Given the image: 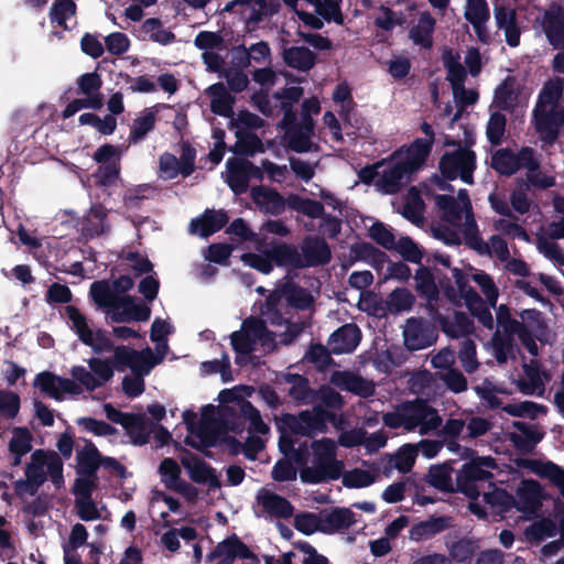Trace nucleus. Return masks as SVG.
<instances>
[{
	"label": "nucleus",
	"mask_w": 564,
	"mask_h": 564,
	"mask_svg": "<svg viewBox=\"0 0 564 564\" xmlns=\"http://www.w3.org/2000/svg\"><path fill=\"white\" fill-rule=\"evenodd\" d=\"M311 449L312 465L300 469V479L303 484H325L341 477L345 464L337 458L336 444L332 438L313 441Z\"/></svg>",
	"instance_id": "obj_1"
},
{
	"label": "nucleus",
	"mask_w": 564,
	"mask_h": 564,
	"mask_svg": "<svg viewBox=\"0 0 564 564\" xmlns=\"http://www.w3.org/2000/svg\"><path fill=\"white\" fill-rule=\"evenodd\" d=\"M281 9L280 0H231L226 3L220 14L243 24V30L252 33L269 24L272 17Z\"/></svg>",
	"instance_id": "obj_2"
},
{
	"label": "nucleus",
	"mask_w": 564,
	"mask_h": 564,
	"mask_svg": "<svg viewBox=\"0 0 564 564\" xmlns=\"http://www.w3.org/2000/svg\"><path fill=\"white\" fill-rule=\"evenodd\" d=\"M293 10L305 26L321 30L324 21L343 25L341 0H282Z\"/></svg>",
	"instance_id": "obj_3"
},
{
	"label": "nucleus",
	"mask_w": 564,
	"mask_h": 564,
	"mask_svg": "<svg viewBox=\"0 0 564 564\" xmlns=\"http://www.w3.org/2000/svg\"><path fill=\"white\" fill-rule=\"evenodd\" d=\"M336 415L322 405H314L312 410H303L299 414L283 413L278 421L279 430H288L291 434L314 437L327 432V423L333 422Z\"/></svg>",
	"instance_id": "obj_4"
},
{
	"label": "nucleus",
	"mask_w": 564,
	"mask_h": 564,
	"mask_svg": "<svg viewBox=\"0 0 564 564\" xmlns=\"http://www.w3.org/2000/svg\"><path fill=\"white\" fill-rule=\"evenodd\" d=\"M495 468L497 463L491 456L476 457L465 463L456 475V491L470 499H477L480 492L476 482L494 478L488 469Z\"/></svg>",
	"instance_id": "obj_5"
},
{
	"label": "nucleus",
	"mask_w": 564,
	"mask_h": 564,
	"mask_svg": "<svg viewBox=\"0 0 564 564\" xmlns=\"http://www.w3.org/2000/svg\"><path fill=\"white\" fill-rule=\"evenodd\" d=\"M102 408L106 417L110 422L119 424L124 429L131 444L143 446L149 443L153 432V423L144 414L122 412L111 403H105Z\"/></svg>",
	"instance_id": "obj_6"
},
{
	"label": "nucleus",
	"mask_w": 564,
	"mask_h": 564,
	"mask_svg": "<svg viewBox=\"0 0 564 564\" xmlns=\"http://www.w3.org/2000/svg\"><path fill=\"white\" fill-rule=\"evenodd\" d=\"M438 170L443 178L447 181L460 177L464 183L473 184L476 153L468 148H458L455 151L445 152L440 159Z\"/></svg>",
	"instance_id": "obj_7"
},
{
	"label": "nucleus",
	"mask_w": 564,
	"mask_h": 564,
	"mask_svg": "<svg viewBox=\"0 0 564 564\" xmlns=\"http://www.w3.org/2000/svg\"><path fill=\"white\" fill-rule=\"evenodd\" d=\"M532 124L540 140L552 145L564 133V107H544L535 104L532 110Z\"/></svg>",
	"instance_id": "obj_8"
},
{
	"label": "nucleus",
	"mask_w": 564,
	"mask_h": 564,
	"mask_svg": "<svg viewBox=\"0 0 564 564\" xmlns=\"http://www.w3.org/2000/svg\"><path fill=\"white\" fill-rule=\"evenodd\" d=\"M437 329L422 317L406 319L403 328L404 346L411 350H421L432 346L437 340Z\"/></svg>",
	"instance_id": "obj_9"
},
{
	"label": "nucleus",
	"mask_w": 564,
	"mask_h": 564,
	"mask_svg": "<svg viewBox=\"0 0 564 564\" xmlns=\"http://www.w3.org/2000/svg\"><path fill=\"white\" fill-rule=\"evenodd\" d=\"M217 558L227 564H234L237 558L250 560L252 564H260L258 555L236 534L220 541L206 556L207 562H214Z\"/></svg>",
	"instance_id": "obj_10"
},
{
	"label": "nucleus",
	"mask_w": 564,
	"mask_h": 564,
	"mask_svg": "<svg viewBox=\"0 0 564 564\" xmlns=\"http://www.w3.org/2000/svg\"><path fill=\"white\" fill-rule=\"evenodd\" d=\"M180 460L195 484L207 485L210 490L221 487L216 469L187 448H182Z\"/></svg>",
	"instance_id": "obj_11"
},
{
	"label": "nucleus",
	"mask_w": 564,
	"mask_h": 564,
	"mask_svg": "<svg viewBox=\"0 0 564 564\" xmlns=\"http://www.w3.org/2000/svg\"><path fill=\"white\" fill-rule=\"evenodd\" d=\"M194 44L203 50L202 58L207 69L224 73L225 61L229 57L230 41L226 37H195Z\"/></svg>",
	"instance_id": "obj_12"
},
{
	"label": "nucleus",
	"mask_w": 564,
	"mask_h": 564,
	"mask_svg": "<svg viewBox=\"0 0 564 564\" xmlns=\"http://www.w3.org/2000/svg\"><path fill=\"white\" fill-rule=\"evenodd\" d=\"M390 165L384 169L377 181V187L388 195L399 193L412 181L415 174L401 159L390 156Z\"/></svg>",
	"instance_id": "obj_13"
},
{
	"label": "nucleus",
	"mask_w": 564,
	"mask_h": 564,
	"mask_svg": "<svg viewBox=\"0 0 564 564\" xmlns=\"http://www.w3.org/2000/svg\"><path fill=\"white\" fill-rule=\"evenodd\" d=\"M518 511L522 513H535L542 507L543 500H550L552 496L544 491L542 485L534 479H523L516 490Z\"/></svg>",
	"instance_id": "obj_14"
},
{
	"label": "nucleus",
	"mask_w": 564,
	"mask_h": 564,
	"mask_svg": "<svg viewBox=\"0 0 564 564\" xmlns=\"http://www.w3.org/2000/svg\"><path fill=\"white\" fill-rule=\"evenodd\" d=\"M250 196L262 213L271 216H280L289 208L290 194L284 197L273 187L253 186L250 191Z\"/></svg>",
	"instance_id": "obj_15"
},
{
	"label": "nucleus",
	"mask_w": 564,
	"mask_h": 564,
	"mask_svg": "<svg viewBox=\"0 0 564 564\" xmlns=\"http://www.w3.org/2000/svg\"><path fill=\"white\" fill-rule=\"evenodd\" d=\"M34 386L57 401L63 400V393L79 394L82 392V388L72 379L56 376L50 371L37 373Z\"/></svg>",
	"instance_id": "obj_16"
},
{
	"label": "nucleus",
	"mask_w": 564,
	"mask_h": 564,
	"mask_svg": "<svg viewBox=\"0 0 564 564\" xmlns=\"http://www.w3.org/2000/svg\"><path fill=\"white\" fill-rule=\"evenodd\" d=\"M301 269L323 267L330 262L332 250L322 237H306L301 245Z\"/></svg>",
	"instance_id": "obj_17"
},
{
	"label": "nucleus",
	"mask_w": 564,
	"mask_h": 564,
	"mask_svg": "<svg viewBox=\"0 0 564 564\" xmlns=\"http://www.w3.org/2000/svg\"><path fill=\"white\" fill-rule=\"evenodd\" d=\"M278 295L285 301L288 308H294L297 311L311 310L314 305V296L311 292L294 282L292 279H288L284 283L280 284L275 290Z\"/></svg>",
	"instance_id": "obj_18"
},
{
	"label": "nucleus",
	"mask_w": 564,
	"mask_h": 564,
	"mask_svg": "<svg viewBox=\"0 0 564 564\" xmlns=\"http://www.w3.org/2000/svg\"><path fill=\"white\" fill-rule=\"evenodd\" d=\"M361 340V332L354 324H345L332 333L327 345L334 355L352 352Z\"/></svg>",
	"instance_id": "obj_19"
},
{
	"label": "nucleus",
	"mask_w": 564,
	"mask_h": 564,
	"mask_svg": "<svg viewBox=\"0 0 564 564\" xmlns=\"http://www.w3.org/2000/svg\"><path fill=\"white\" fill-rule=\"evenodd\" d=\"M449 516H431L426 520L413 524L409 531V539L414 542L431 540L437 534L453 527Z\"/></svg>",
	"instance_id": "obj_20"
},
{
	"label": "nucleus",
	"mask_w": 564,
	"mask_h": 564,
	"mask_svg": "<svg viewBox=\"0 0 564 564\" xmlns=\"http://www.w3.org/2000/svg\"><path fill=\"white\" fill-rule=\"evenodd\" d=\"M356 514L345 507H333L322 511V529L324 534H335L351 528L355 523Z\"/></svg>",
	"instance_id": "obj_21"
},
{
	"label": "nucleus",
	"mask_w": 564,
	"mask_h": 564,
	"mask_svg": "<svg viewBox=\"0 0 564 564\" xmlns=\"http://www.w3.org/2000/svg\"><path fill=\"white\" fill-rule=\"evenodd\" d=\"M432 150V141L415 139L405 150L399 149L392 153V159H401L414 173L425 163Z\"/></svg>",
	"instance_id": "obj_22"
},
{
	"label": "nucleus",
	"mask_w": 564,
	"mask_h": 564,
	"mask_svg": "<svg viewBox=\"0 0 564 564\" xmlns=\"http://www.w3.org/2000/svg\"><path fill=\"white\" fill-rule=\"evenodd\" d=\"M522 86L514 76H507L495 89L494 102L500 110L512 112L518 107Z\"/></svg>",
	"instance_id": "obj_23"
},
{
	"label": "nucleus",
	"mask_w": 564,
	"mask_h": 564,
	"mask_svg": "<svg viewBox=\"0 0 564 564\" xmlns=\"http://www.w3.org/2000/svg\"><path fill=\"white\" fill-rule=\"evenodd\" d=\"M120 308L110 314L112 323L147 322L151 316V308L147 304H135L130 295H123Z\"/></svg>",
	"instance_id": "obj_24"
},
{
	"label": "nucleus",
	"mask_w": 564,
	"mask_h": 564,
	"mask_svg": "<svg viewBox=\"0 0 564 564\" xmlns=\"http://www.w3.org/2000/svg\"><path fill=\"white\" fill-rule=\"evenodd\" d=\"M257 500L271 517L289 519L293 516L294 507L292 503L286 498L275 492L262 489L258 494Z\"/></svg>",
	"instance_id": "obj_25"
},
{
	"label": "nucleus",
	"mask_w": 564,
	"mask_h": 564,
	"mask_svg": "<svg viewBox=\"0 0 564 564\" xmlns=\"http://www.w3.org/2000/svg\"><path fill=\"white\" fill-rule=\"evenodd\" d=\"M228 220L229 217L224 209H207L199 218L191 221V227L193 231H198L200 237L207 238L223 229L227 225Z\"/></svg>",
	"instance_id": "obj_26"
},
{
	"label": "nucleus",
	"mask_w": 564,
	"mask_h": 564,
	"mask_svg": "<svg viewBox=\"0 0 564 564\" xmlns=\"http://www.w3.org/2000/svg\"><path fill=\"white\" fill-rule=\"evenodd\" d=\"M226 183L235 195L248 192L250 183L245 159L230 158L226 162Z\"/></svg>",
	"instance_id": "obj_27"
},
{
	"label": "nucleus",
	"mask_w": 564,
	"mask_h": 564,
	"mask_svg": "<svg viewBox=\"0 0 564 564\" xmlns=\"http://www.w3.org/2000/svg\"><path fill=\"white\" fill-rule=\"evenodd\" d=\"M434 318L440 323L442 330L452 338L470 335L475 329L474 321L468 316V314L462 311H456L454 313L453 322L440 314L437 311Z\"/></svg>",
	"instance_id": "obj_28"
},
{
	"label": "nucleus",
	"mask_w": 564,
	"mask_h": 564,
	"mask_svg": "<svg viewBox=\"0 0 564 564\" xmlns=\"http://www.w3.org/2000/svg\"><path fill=\"white\" fill-rule=\"evenodd\" d=\"M282 58L289 67L306 73L315 66L317 55L305 46H284Z\"/></svg>",
	"instance_id": "obj_29"
},
{
	"label": "nucleus",
	"mask_w": 564,
	"mask_h": 564,
	"mask_svg": "<svg viewBox=\"0 0 564 564\" xmlns=\"http://www.w3.org/2000/svg\"><path fill=\"white\" fill-rule=\"evenodd\" d=\"M107 215L108 212L101 204L93 205L82 223L85 236L95 238L108 234L110 226L107 223Z\"/></svg>",
	"instance_id": "obj_30"
},
{
	"label": "nucleus",
	"mask_w": 564,
	"mask_h": 564,
	"mask_svg": "<svg viewBox=\"0 0 564 564\" xmlns=\"http://www.w3.org/2000/svg\"><path fill=\"white\" fill-rule=\"evenodd\" d=\"M512 426L521 434L510 433L509 441L521 453H530L544 436L543 433L521 421H514Z\"/></svg>",
	"instance_id": "obj_31"
},
{
	"label": "nucleus",
	"mask_w": 564,
	"mask_h": 564,
	"mask_svg": "<svg viewBox=\"0 0 564 564\" xmlns=\"http://www.w3.org/2000/svg\"><path fill=\"white\" fill-rule=\"evenodd\" d=\"M269 254L278 268L301 269V253L294 245L278 242L269 248Z\"/></svg>",
	"instance_id": "obj_32"
},
{
	"label": "nucleus",
	"mask_w": 564,
	"mask_h": 564,
	"mask_svg": "<svg viewBox=\"0 0 564 564\" xmlns=\"http://www.w3.org/2000/svg\"><path fill=\"white\" fill-rule=\"evenodd\" d=\"M416 416H414V400L405 401L397 412H387L382 416L383 424L389 429L398 430L403 427L412 432L417 427Z\"/></svg>",
	"instance_id": "obj_33"
},
{
	"label": "nucleus",
	"mask_w": 564,
	"mask_h": 564,
	"mask_svg": "<svg viewBox=\"0 0 564 564\" xmlns=\"http://www.w3.org/2000/svg\"><path fill=\"white\" fill-rule=\"evenodd\" d=\"M101 454L91 441H87L84 448L76 454L77 474L93 478L101 465Z\"/></svg>",
	"instance_id": "obj_34"
},
{
	"label": "nucleus",
	"mask_w": 564,
	"mask_h": 564,
	"mask_svg": "<svg viewBox=\"0 0 564 564\" xmlns=\"http://www.w3.org/2000/svg\"><path fill=\"white\" fill-rule=\"evenodd\" d=\"M448 550V558L459 564H471L474 556L478 552L480 545L475 538L463 536L452 543L446 542Z\"/></svg>",
	"instance_id": "obj_35"
},
{
	"label": "nucleus",
	"mask_w": 564,
	"mask_h": 564,
	"mask_svg": "<svg viewBox=\"0 0 564 564\" xmlns=\"http://www.w3.org/2000/svg\"><path fill=\"white\" fill-rule=\"evenodd\" d=\"M90 296L94 302L99 306L107 308V313L110 314L113 311L120 308L123 295L115 294V291L106 281H96L90 285Z\"/></svg>",
	"instance_id": "obj_36"
},
{
	"label": "nucleus",
	"mask_w": 564,
	"mask_h": 564,
	"mask_svg": "<svg viewBox=\"0 0 564 564\" xmlns=\"http://www.w3.org/2000/svg\"><path fill=\"white\" fill-rule=\"evenodd\" d=\"M235 135L236 143L230 151L236 155L248 158L265 151L262 140L254 132L238 128Z\"/></svg>",
	"instance_id": "obj_37"
},
{
	"label": "nucleus",
	"mask_w": 564,
	"mask_h": 564,
	"mask_svg": "<svg viewBox=\"0 0 564 564\" xmlns=\"http://www.w3.org/2000/svg\"><path fill=\"white\" fill-rule=\"evenodd\" d=\"M521 323L527 325L530 334L536 335L542 344L549 343L550 327L543 313L536 308H527L519 313Z\"/></svg>",
	"instance_id": "obj_38"
},
{
	"label": "nucleus",
	"mask_w": 564,
	"mask_h": 564,
	"mask_svg": "<svg viewBox=\"0 0 564 564\" xmlns=\"http://www.w3.org/2000/svg\"><path fill=\"white\" fill-rule=\"evenodd\" d=\"M414 416H416L417 427H421V434L435 431L442 425V417L436 409L422 399L414 400Z\"/></svg>",
	"instance_id": "obj_39"
},
{
	"label": "nucleus",
	"mask_w": 564,
	"mask_h": 564,
	"mask_svg": "<svg viewBox=\"0 0 564 564\" xmlns=\"http://www.w3.org/2000/svg\"><path fill=\"white\" fill-rule=\"evenodd\" d=\"M288 314L289 308L284 307L282 299L273 290L261 306V315L265 318L263 321L272 326H282L286 322Z\"/></svg>",
	"instance_id": "obj_40"
},
{
	"label": "nucleus",
	"mask_w": 564,
	"mask_h": 564,
	"mask_svg": "<svg viewBox=\"0 0 564 564\" xmlns=\"http://www.w3.org/2000/svg\"><path fill=\"white\" fill-rule=\"evenodd\" d=\"M452 473L453 467L451 463L432 465L424 480L437 490L454 492L456 488L453 487Z\"/></svg>",
	"instance_id": "obj_41"
},
{
	"label": "nucleus",
	"mask_w": 564,
	"mask_h": 564,
	"mask_svg": "<svg viewBox=\"0 0 564 564\" xmlns=\"http://www.w3.org/2000/svg\"><path fill=\"white\" fill-rule=\"evenodd\" d=\"M285 380L291 384L289 395L297 404H310L315 400L316 392L311 388L306 377L299 373H289Z\"/></svg>",
	"instance_id": "obj_42"
},
{
	"label": "nucleus",
	"mask_w": 564,
	"mask_h": 564,
	"mask_svg": "<svg viewBox=\"0 0 564 564\" xmlns=\"http://www.w3.org/2000/svg\"><path fill=\"white\" fill-rule=\"evenodd\" d=\"M465 300L470 314L476 317L485 328L491 330L494 328V317L479 294L473 288H469Z\"/></svg>",
	"instance_id": "obj_43"
},
{
	"label": "nucleus",
	"mask_w": 564,
	"mask_h": 564,
	"mask_svg": "<svg viewBox=\"0 0 564 564\" xmlns=\"http://www.w3.org/2000/svg\"><path fill=\"white\" fill-rule=\"evenodd\" d=\"M544 35H564V7L552 2L542 17Z\"/></svg>",
	"instance_id": "obj_44"
},
{
	"label": "nucleus",
	"mask_w": 564,
	"mask_h": 564,
	"mask_svg": "<svg viewBox=\"0 0 564 564\" xmlns=\"http://www.w3.org/2000/svg\"><path fill=\"white\" fill-rule=\"evenodd\" d=\"M65 313L70 322V329L77 335L84 345H91L94 330L89 326V321L76 306L68 305Z\"/></svg>",
	"instance_id": "obj_45"
},
{
	"label": "nucleus",
	"mask_w": 564,
	"mask_h": 564,
	"mask_svg": "<svg viewBox=\"0 0 564 564\" xmlns=\"http://www.w3.org/2000/svg\"><path fill=\"white\" fill-rule=\"evenodd\" d=\"M289 209L308 218L317 219L324 216V205L315 199L290 193Z\"/></svg>",
	"instance_id": "obj_46"
},
{
	"label": "nucleus",
	"mask_w": 564,
	"mask_h": 564,
	"mask_svg": "<svg viewBox=\"0 0 564 564\" xmlns=\"http://www.w3.org/2000/svg\"><path fill=\"white\" fill-rule=\"evenodd\" d=\"M32 434L26 427H15L9 442V451L14 455L13 465L21 463V457L32 449Z\"/></svg>",
	"instance_id": "obj_47"
},
{
	"label": "nucleus",
	"mask_w": 564,
	"mask_h": 564,
	"mask_svg": "<svg viewBox=\"0 0 564 564\" xmlns=\"http://www.w3.org/2000/svg\"><path fill=\"white\" fill-rule=\"evenodd\" d=\"M563 89L564 82L562 78L547 80L541 89L535 104H542L544 107H563L561 105Z\"/></svg>",
	"instance_id": "obj_48"
},
{
	"label": "nucleus",
	"mask_w": 564,
	"mask_h": 564,
	"mask_svg": "<svg viewBox=\"0 0 564 564\" xmlns=\"http://www.w3.org/2000/svg\"><path fill=\"white\" fill-rule=\"evenodd\" d=\"M466 19L476 31V35H484L482 29L489 20V8L485 0H469L466 9Z\"/></svg>",
	"instance_id": "obj_49"
},
{
	"label": "nucleus",
	"mask_w": 564,
	"mask_h": 564,
	"mask_svg": "<svg viewBox=\"0 0 564 564\" xmlns=\"http://www.w3.org/2000/svg\"><path fill=\"white\" fill-rule=\"evenodd\" d=\"M415 289L420 296H424L429 301H434L438 296V290L435 279L431 270L426 267H420L414 275Z\"/></svg>",
	"instance_id": "obj_50"
},
{
	"label": "nucleus",
	"mask_w": 564,
	"mask_h": 564,
	"mask_svg": "<svg viewBox=\"0 0 564 564\" xmlns=\"http://www.w3.org/2000/svg\"><path fill=\"white\" fill-rule=\"evenodd\" d=\"M502 411L516 417L536 419L540 414H545L547 408L533 401H522L518 403H509L502 406Z\"/></svg>",
	"instance_id": "obj_51"
},
{
	"label": "nucleus",
	"mask_w": 564,
	"mask_h": 564,
	"mask_svg": "<svg viewBox=\"0 0 564 564\" xmlns=\"http://www.w3.org/2000/svg\"><path fill=\"white\" fill-rule=\"evenodd\" d=\"M155 115L150 110H144L141 116L137 117L133 120L129 141L130 143H138L142 141L149 132H151L155 127Z\"/></svg>",
	"instance_id": "obj_52"
},
{
	"label": "nucleus",
	"mask_w": 564,
	"mask_h": 564,
	"mask_svg": "<svg viewBox=\"0 0 564 564\" xmlns=\"http://www.w3.org/2000/svg\"><path fill=\"white\" fill-rule=\"evenodd\" d=\"M76 4L73 0H55L50 9L52 24L68 30L67 20L75 17Z\"/></svg>",
	"instance_id": "obj_53"
},
{
	"label": "nucleus",
	"mask_w": 564,
	"mask_h": 564,
	"mask_svg": "<svg viewBox=\"0 0 564 564\" xmlns=\"http://www.w3.org/2000/svg\"><path fill=\"white\" fill-rule=\"evenodd\" d=\"M492 169L503 176H511L519 171L514 152L509 149L498 150L491 159Z\"/></svg>",
	"instance_id": "obj_54"
},
{
	"label": "nucleus",
	"mask_w": 564,
	"mask_h": 564,
	"mask_svg": "<svg viewBox=\"0 0 564 564\" xmlns=\"http://www.w3.org/2000/svg\"><path fill=\"white\" fill-rule=\"evenodd\" d=\"M138 354H141V357L133 359L130 367L133 375L138 377L148 376L156 365L163 361V356H155L150 347L138 350Z\"/></svg>",
	"instance_id": "obj_55"
},
{
	"label": "nucleus",
	"mask_w": 564,
	"mask_h": 564,
	"mask_svg": "<svg viewBox=\"0 0 564 564\" xmlns=\"http://www.w3.org/2000/svg\"><path fill=\"white\" fill-rule=\"evenodd\" d=\"M529 191V184L523 178H517L516 187L510 194V205L511 209L520 215H524L531 209L532 200L528 196Z\"/></svg>",
	"instance_id": "obj_56"
},
{
	"label": "nucleus",
	"mask_w": 564,
	"mask_h": 564,
	"mask_svg": "<svg viewBox=\"0 0 564 564\" xmlns=\"http://www.w3.org/2000/svg\"><path fill=\"white\" fill-rule=\"evenodd\" d=\"M31 458L32 463L28 464L25 467V477L29 482L35 486V489H39L46 480V474L43 469L46 455L42 449H36Z\"/></svg>",
	"instance_id": "obj_57"
},
{
	"label": "nucleus",
	"mask_w": 564,
	"mask_h": 564,
	"mask_svg": "<svg viewBox=\"0 0 564 564\" xmlns=\"http://www.w3.org/2000/svg\"><path fill=\"white\" fill-rule=\"evenodd\" d=\"M506 127L507 118L501 111H495L490 115L486 126V135L492 147H498L502 143Z\"/></svg>",
	"instance_id": "obj_58"
},
{
	"label": "nucleus",
	"mask_w": 564,
	"mask_h": 564,
	"mask_svg": "<svg viewBox=\"0 0 564 564\" xmlns=\"http://www.w3.org/2000/svg\"><path fill=\"white\" fill-rule=\"evenodd\" d=\"M557 528L555 521L551 518H542L525 529V535L531 541L541 542L545 538L555 536L558 531Z\"/></svg>",
	"instance_id": "obj_59"
},
{
	"label": "nucleus",
	"mask_w": 564,
	"mask_h": 564,
	"mask_svg": "<svg viewBox=\"0 0 564 564\" xmlns=\"http://www.w3.org/2000/svg\"><path fill=\"white\" fill-rule=\"evenodd\" d=\"M409 196H411V198L404 204L402 216L412 224L419 225L423 221V200L415 186L410 187Z\"/></svg>",
	"instance_id": "obj_60"
},
{
	"label": "nucleus",
	"mask_w": 564,
	"mask_h": 564,
	"mask_svg": "<svg viewBox=\"0 0 564 564\" xmlns=\"http://www.w3.org/2000/svg\"><path fill=\"white\" fill-rule=\"evenodd\" d=\"M159 473L161 475L162 482L170 490H174L176 486L182 481L181 468L174 458H164L160 463Z\"/></svg>",
	"instance_id": "obj_61"
},
{
	"label": "nucleus",
	"mask_w": 564,
	"mask_h": 564,
	"mask_svg": "<svg viewBox=\"0 0 564 564\" xmlns=\"http://www.w3.org/2000/svg\"><path fill=\"white\" fill-rule=\"evenodd\" d=\"M285 332L281 335V343L284 345L292 344L306 328L311 327V316H299L296 319L288 317L284 323Z\"/></svg>",
	"instance_id": "obj_62"
},
{
	"label": "nucleus",
	"mask_w": 564,
	"mask_h": 564,
	"mask_svg": "<svg viewBox=\"0 0 564 564\" xmlns=\"http://www.w3.org/2000/svg\"><path fill=\"white\" fill-rule=\"evenodd\" d=\"M495 19L498 28L505 31V35H520L521 32L517 24V15L513 9L496 7Z\"/></svg>",
	"instance_id": "obj_63"
},
{
	"label": "nucleus",
	"mask_w": 564,
	"mask_h": 564,
	"mask_svg": "<svg viewBox=\"0 0 564 564\" xmlns=\"http://www.w3.org/2000/svg\"><path fill=\"white\" fill-rule=\"evenodd\" d=\"M393 250H397L405 261L411 263L420 264L423 259V250L409 236L401 237Z\"/></svg>",
	"instance_id": "obj_64"
}]
</instances>
